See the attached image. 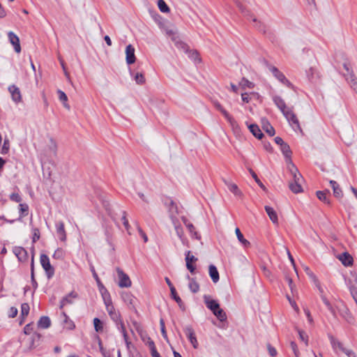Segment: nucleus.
I'll return each instance as SVG.
<instances>
[{
    "label": "nucleus",
    "mask_w": 357,
    "mask_h": 357,
    "mask_svg": "<svg viewBox=\"0 0 357 357\" xmlns=\"http://www.w3.org/2000/svg\"><path fill=\"white\" fill-rule=\"evenodd\" d=\"M273 100L277 107L281 111L283 115L285 116L290 126L293 128L294 130H298L302 132V129L300 126L298 119L296 114L292 111V109L287 107L284 100L278 96H275L273 97Z\"/></svg>",
    "instance_id": "nucleus-1"
},
{
    "label": "nucleus",
    "mask_w": 357,
    "mask_h": 357,
    "mask_svg": "<svg viewBox=\"0 0 357 357\" xmlns=\"http://www.w3.org/2000/svg\"><path fill=\"white\" fill-rule=\"evenodd\" d=\"M291 176V181H289V188L294 193H300L303 192L302 183L303 178L298 172L297 167L293 162H290L287 168Z\"/></svg>",
    "instance_id": "nucleus-2"
},
{
    "label": "nucleus",
    "mask_w": 357,
    "mask_h": 357,
    "mask_svg": "<svg viewBox=\"0 0 357 357\" xmlns=\"http://www.w3.org/2000/svg\"><path fill=\"white\" fill-rule=\"evenodd\" d=\"M265 63L266 66L271 72L274 77L277 79L280 82L289 88L292 89L294 87L293 84L287 79L285 75L278 68L271 65L267 61H266Z\"/></svg>",
    "instance_id": "nucleus-3"
},
{
    "label": "nucleus",
    "mask_w": 357,
    "mask_h": 357,
    "mask_svg": "<svg viewBox=\"0 0 357 357\" xmlns=\"http://www.w3.org/2000/svg\"><path fill=\"white\" fill-rule=\"evenodd\" d=\"M110 319L114 322L117 329L121 333L124 340L128 343V334L126 330L125 324L123 321L121 315L119 311L114 312L109 315Z\"/></svg>",
    "instance_id": "nucleus-4"
},
{
    "label": "nucleus",
    "mask_w": 357,
    "mask_h": 357,
    "mask_svg": "<svg viewBox=\"0 0 357 357\" xmlns=\"http://www.w3.org/2000/svg\"><path fill=\"white\" fill-rule=\"evenodd\" d=\"M40 262L45 270L48 279H50L54 275V268L50 262L49 257L45 254H41L40 256Z\"/></svg>",
    "instance_id": "nucleus-5"
},
{
    "label": "nucleus",
    "mask_w": 357,
    "mask_h": 357,
    "mask_svg": "<svg viewBox=\"0 0 357 357\" xmlns=\"http://www.w3.org/2000/svg\"><path fill=\"white\" fill-rule=\"evenodd\" d=\"M116 272L119 278V286L121 288L131 287L132 282L129 276L119 267L116 268Z\"/></svg>",
    "instance_id": "nucleus-6"
},
{
    "label": "nucleus",
    "mask_w": 357,
    "mask_h": 357,
    "mask_svg": "<svg viewBox=\"0 0 357 357\" xmlns=\"http://www.w3.org/2000/svg\"><path fill=\"white\" fill-rule=\"evenodd\" d=\"M183 331L187 336L188 339L189 340L190 342L192 345V347L195 349H197L198 347V342L195 335V333L194 329L191 326H186L183 328Z\"/></svg>",
    "instance_id": "nucleus-7"
},
{
    "label": "nucleus",
    "mask_w": 357,
    "mask_h": 357,
    "mask_svg": "<svg viewBox=\"0 0 357 357\" xmlns=\"http://www.w3.org/2000/svg\"><path fill=\"white\" fill-rule=\"evenodd\" d=\"M343 66L348 73L347 75H345L347 81L349 84L351 88L357 93V78L352 73V72H350L349 66L347 63H344Z\"/></svg>",
    "instance_id": "nucleus-8"
},
{
    "label": "nucleus",
    "mask_w": 357,
    "mask_h": 357,
    "mask_svg": "<svg viewBox=\"0 0 357 357\" xmlns=\"http://www.w3.org/2000/svg\"><path fill=\"white\" fill-rule=\"evenodd\" d=\"M13 252L20 261L24 262L27 261L28 252L24 248L15 246L13 248Z\"/></svg>",
    "instance_id": "nucleus-9"
},
{
    "label": "nucleus",
    "mask_w": 357,
    "mask_h": 357,
    "mask_svg": "<svg viewBox=\"0 0 357 357\" xmlns=\"http://www.w3.org/2000/svg\"><path fill=\"white\" fill-rule=\"evenodd\" d=\"M338 312L340 315L349 324H352L354 322V319L346 305L342 304V306L339 307Z\"/></svg>",
    "instance_id": "nucleus-10"
},
{
    "label": "nucleus",
    "mask_w": 357,
    "mask_h": 357,
    "mask_svg": "<svg viewBox=\"0 0 357 357\" xmlns=\"http://www.w3.org/2000/svg\"><path fill=\"white\" fill-rule=\"evenodd\" d=\"M185 262H186V267L188 270L191 273H195V266L192 265L193 262H196L197 261V258L195 256L191 255V252L190 250L187 251L185 252Z\"/></svg>",
    "instance_id": "nucleus-11"
},
{
    "label": "nucleus",
    "mask_w": 357,
    "mask_h": 357,
    "mask_svg": "<svg viewBox=\"0 0 357 357\" xmlns=\"http://www.w3.org/2000/svg\"><path fill=\"white\" fill-rule=\"evenodd\" d=\"M56 231L59 240L65 242L66 241V232L64 228V223L62 221H59L56 223Z\"/></svg>",
    "instance_id": "nucleus-12"
},
{
    "label": "nucleus",
    "mask_w": 357,
    "mask_h": 357,
    "mask_svg": "<svg viewBox=\"0 0 357 357\" xmlns=\"http://www.w3.org/2000/svg\"><path fill=\"white\" fill-rule=\"evenodd\" d=\"M8 91L11 94L13 100L15 102L18 103V102H21L22 96H21L20 89L17 86H16L14 84L11 85L8 87Z\"/></svg>",
    "instance_id": "nucleus-13"
},
{
    "label": "nucleus",
    "mask_w": 357,
    "mask_h": 357,
    "mask_svg": "<svg viewBox=\"0 0 357 357\" xmlns=\"http://www.w3.org/2000/svg\"><path fill=\"white\" fill-rule=\"evenodd\" d=\"M126 62L128 64H132L135 62V48L132 45H128L126 48Z\"/></svg>",
    "instance_id": "nucleus-14"
},
{
    "label": "nucleus",
    "mask_w": 357,
    "mask_h": 357,
    "mask_svg": "<svg viewBox=\"0 0 357 357\" xmlns=\"http://www.w3.org/2000/svg\"><path fill=\"white\" fill-rule=\"evenodd\" d=\"M8 36L10 43L14 46L15 51L20 53L21 52V47L18 36L12 31L8 32Z\"/></svg>",
    "instance_id": "nucleus-15"
},
{
    "label": "nucleus",
    "mask_w": 357,
    "mask_h": 357,
    "mask_svg": "<svg viewBox=\"0 0 357 357\" xmlns=\"http://www.w3.org/2000/svg\"><path fill=\"white\" fill-rule=\"evenodd\" d=\"M317 198L327 205H331V192L328 190H319L316 192Z\"/></svg>",
    "instance_id": "nucleus-16"
},
{
    "label": "nucleus",
    "mask_w": 357,
    "mask_h": 357,
    "mask_svg": "<svg viewBox=\"0 0 357 357\" xmlns=\"http://www.w3.org/2000/svg\"><path fill=\"white\" fill-rule=\"evenodd\" d=\"M204 303L206 307L212 311V312H215L218 307H220V305L217 301L211 299L209 296L204 295Z\"/></svg>",
    "instance_id": "nucleus-17"
},
{
    "label": "nucleus",
    "mask_w": 357,
    "mask_h": 357,
    "mask_svg": "<svg viewBox=\"0 0 357 357\" xmlns=\"http://www.w3.org/2000/svg\"><path fill=\"white\" fill-rule=\"evenodd\" d=\"M165 205L168 208V211L169 213V217L173 219L175 218L176 215L178 214V207L174 202L172 199H167L165 202Z\"/></svg>",
    "instance_id": "nucleus-18"
},
{
    "label": "nucleus",
    "mask_w": 357,
    "mask_h": 357,
    "mask_svg": "<svg viewBox=\"0 0 357 357\" xmlns=\"http://www.w3.org/2000/svg\"><path fill=\"white\" fill-rule=\"evenodd\" d=\"M224 183L227 186L229 190L232 192L234 195L241 197L243 193L239 190L236 184L233 183L226 179H223Z\"/></svg>",
    "instance_id": "nucleus-19"
},
{
    "label": "nucleus",
    "mask_w": 357,
    "mask_h": 357,
    "mask_svg": "<svg viewBox=\"0 0 357 357\" xmlns=\"http://www.w3.org/2000/svg\"><path fill=\"white\" fill-rule=\"evenodd\" d=\"M338 259L344 266H350L353 264V257L348 252H343L338 256Z\"/></svg>",
    "instance_id": "nucleus-20"
},
{
    "label": "nucleus",
    "mask_w": 357,
    "mask_h": 357,
    "mask_svg": "<svg viewBox=\"0 0 357 357\" xmlns=\"http://www.w3.org/2000/svg\"><path fill=\"white\" fill-rule=\"evenodd\" d=\"M329 183L333 189L334 197L337 199H341L343 197V192L339 184L333 180H331Z\"/></svg>",
    "instance_id": "nucleus-21"
},
{
    "label": "nucleus",
    "mask_w": 357,
    "mask_h": 357,
    "mask_svg": "<svg viewBox=\"0 0 357 357\" xmlns=\"http://www.w3.org/2000/svg\"><path fill=\"white\" fill-rule=\"evenodd\" d=\"M280 149L283 155L286 158V162L288 166L290 164V162H292V160L291 159V151L290 149V147L287 143H284V144H282V146H280Z\"/></svg>",
    "instance_id": "nucleus-22"
},
{
    "label": "nucleus",
    "mask_w": 357,
    "mask_h": 357,
    "mask_svg": "<svg viewBox=\"0 0 357 357\" xmlns=\"http://www.w3.org/2000/svg\"><path fill=\"white\" fill-rule=\"evenodd\" d=\"M306 75L309 81L311 82H316L319 78L317 70L313 67H310L306 70Z\"/></svg>",
    "instance_id": "nucleus-23"
},
{
    "label": "nucleus",
    "mask_w": 357,
    "mask_h": 357,
    "mask_svg": "<svg viewBox=\"0 0 357 357\" xmlns=\"http://www.w3.org/2000/svg\"><path fill=\"white\" fill-rule=\"evenodd\" d=\"M261 124L263 130L271 137L273 136L275 133L274 128L271 125L266 119H261Z\"/></svg>",
    "instance_id": "nucleus-24"
},
{
    "label": "nucleus",
    "mask_w": 357,
    "mask_h": 357,
    "mask_svg": "<svg viewBox=\"0 0 357 357\" xmlns=\"http://www.w3.org/2000/svg\"><path fill=\"white\" fill-rule=\"evenodd\" d=\"M265 211L266 213L268 214L270 220L272 221L273 224L278 225V214L276 211L274 210L273 208L269 206H265Z\"/></svg>",
    "instance_id": "nucleus-25"
},
{
    "label": "nucleus",
    "mask_w": 357,
    "mask_h": 357,
    "mask_svg": "<svg viewBox=\"0 0 357 357\" xmlns=\"http://www.w3.org/2000/svg\"><path fill=\"white\" fill-rule=\"evenodd\" d=\"M77 297V293H75L74 291L70 292L68 295L63 297L62 298V300L61 301V303H60V306H59L60 309H62L67 304L73 303L72 298H75Z\"/></svg>",
    "instance_id": "nucleus-26"
},
{
    "label": "nucleus",
    "mask_w": 357,
    "mask_h": 357,
    "mask_svg": "<svg viewBox=\"0 0 357 357\" xmlns=\"http://www.w3.org/2000/svg\"><path fill=\"white\" fill-rule=\"evenodd\" d=\"M250 132L257 139H261L264 136L261 130L257 124H250L248 126Z\"/></svg>",
    "instance_id": "nucleus-27"
},
{
    "label": "nucleus",
    "mask_w": 357,
    "mask_h": 357,
    "mask_svg": "<svg viewBox=\"0 0 357 357\" xmlns=\"http://www.w3.org/2000/svg\"><path fill=\"white\" fill-rule=\"evenodd\" d=\"M208 271H209V275H210L212 281L214 283L218 282L219 281L220 277H219V273L218 271L217 268L214 265L211 264L208 267Z\"/></svg>",
    "instance_id": "nucleus-28"
},
{
    "label": "nucleus",
    "mask_w": 357,
    "mask_h": 357,
    "mask_svg": "<svg viewBox=\"0 0 357 357\" xmlns=\"http://www.w3.org/2000/svg\"><path fill=\"white\" fill-rule=\"evenodd\" d=\"M38 327L40 328H47L51 325L50 319L47 316H43L38 321Z\"/></svg>",
    "instance_id": "nucleus-29"
},
{
    "label": "nucleus",
    "mask_w": 357,
    "mask_h": 357,
    "mask_svg": "<svg viewBox=\"0 0 357 357\" xmlns=\"http://www.w3.org/2000/svg\"><path fill=\"white\" fill-rule=\"evenodd\" d=\"M172 41L174 43V45L175 46L179 49V50H183L184 52H188V46L186 43H185L184 42L181 41L178 38H172Z\"/></svg>",
    "instance_id": "nucleus-30"
},
{
    "label": "nucleus",
    "mask_w": 357,
    "mask_h": 357,
    "mask_svg": "<svg viewBox=\"0 0 357 357\" xmlns=\"http://www.w3.org/2000/svg\"><path fill=\"white\" fill-rule=\"evenodd\" d=\"M186 278L190 281L188 287L192 293H197L199 290V285L194 278H190L188 275Z\"/></svg>",
    "instance_id": "nucleus-31"
},
{
    "label": "nucleus",
    "mask_w": 357,
    "mask_h": 357,
    "mask_svg": "<svg viewBox=\"0 0 357 357\" xmlns=\"http://www.w3.org/2000/svg\"><path fill=\"white\" fill-rule=\"evenodd\" d=\"M235 233L236 234L238 240L243 244L244 247H248L250 245V242L243 237V235L241 232L239 228H236Z\"/></svg>",
    "instance_id": "nucleus-32"
},
{
    "label": "nucleus",
    "mask_w": 357,
    "mask_h": 357,
    "mask_svg": "<svg viewBox=\"0 0 357 357\" xmlns=\"http://www.w3.org/2000/svg\"><path fill=\"white\" fill-rule=\"evenodd\" d=\"M57 93L59 95V99L63 102V107L68 109H70V105L67 103L68 97L66 94L60 89L57 91Z\"/></svg>",
    "instance_id": "nucleus-33"
},
{
    "label": "nucleus",
    "mask_w": 357,
    "mask_h": 357,
    "mask_svg": "<svg viewBox=\"0 0 357 357\" xmlns=\"http://www.w3.org/2000/svg\"><path fill=\"white\" fill-rule=\"evenodd\" d=\"M252 22L255 23V26L257 29L260 32L263 33H266V26L260 21H258L255 17L251 16Z\"/></svg>",
    "instance_id": "nucleus-34"
},
{
    "label": "nucleus",
    "mask_w": 357,
    "mask_h": 357,
    "mask_svg": "<svg viewBox=\"0 0 357 357\" xmlns=\"http://www.w3.org/2000/svg\"><path fill=\"white\" fill-rule=\"evenodd\" d=\"M331 344L332 345L333 349L336 351L337 349L342 351L344 348L342 344L335 339L333 336L329 337Z\"/></svg>",
    "instance_id": "nucleus-35"
},
{
    "label": "nucleus",
    "mask_w": 357,
    "mask_h": 357,
    "mask_svg": "<svg viewBox=\"0 0 357 357\" xmlns=\"http://www.w3.org/2000/svg\"><path fill=\"white\" fill-rule=\"evenodd\" d=\"M65 250H63L62 248H59L54 251L52 257L55 259L63 260L65 257Z\"/></svg>",
    "instance_id": "nucleus-36"
},
{
    "label": "nucleus",
    "mask_w": 357,
    "mask_h": 357,
    "mask_svg": "<svg viewBox=\"0 0 357 357\" xmlns=\"http://www.w3.org/2000/svg\"><path fill=\"white\" fill-rule=\"evenodd\" d=\"M213 313L220 321H224L227 319L226 313L220 307H218Z\"/></svg>",
    "instance_id": "nucleus-37"
},
{
    "label": "nucleus",
    "mask_w": 357,
    "mask_h": 357,
    "mask_svg": "<svg viewBox=\"0 0 357 357\" xmlns=\"http://www.w3.org/2000/svg\"><path fill=\"white\" fill-rule=\"evenodd\" d=\"M183 223L185 225L186 227L188 229L190 233L193 234L196 238H198L197 233L195 231V228L194 225L190 222L185 218H182Z\"/></svg>",
    "instance_id": "nucleus-38"
},
{
    "label": "nucleus",
    "mask_w": 357,
    "mask_h": 357,
    "mask_svg": "<svg viewBox=\"0 0 357 357\" xmlns=\"http://www.w3.org/2000/svg\"><path fill=\"white\" fill-rule=\"evenodd\" d=\"M220 112L225 116L227 121L231 124V126H234L236 124L234 119L224 108H222Z\"/></svg>",
    "instance_id": "nucleus-39"
},
{
    "label": "nucleus",
    "mask_w": 357,
    "mask_h": 357,
    "mask_svg": "<svg viewBox=\"0 0 357 357\" xmlns=\"http://www.w3.org/2000/svg\"><path fill=\"white\" fill-rule=\"evenodd\" d=\"M94 329L97 333H101L103 331V324L100 319L96 317L93 319Z\"/></svg>",
    "instance_id": "nucleus-40"
},
{
    "label": "nucleus",
    "mask_w": 357,
    "mask_h": 357,
    "mask_svg": "<svg viewBox=\"0 0 357 357\" xmlns=\"http://www.w3.org/2000/svg\"><path fill=\"white\" fill-rule=\"evenodd\" d=\"M92 273H93V277L94 278V279L96 280V281L97 282L99 290L100 291L105 290V291H107V289L105 287V286L101 282L98 274L96 273V272L93 268H92Z\"/></svg>",
    "instance_id": "nucleus-41"
},
{
    "label": "nucleus",
    "mask_w": 357,
    "mask_h": 357,
    "mask_svg": "<svg viewBox=\"0 0 357 357\" xmlns=\"http://www.w3.org/2000/svg\"><path fill=\"white\" fill-rule=\"evenodd\" d=\"M248 170H249V172L251 174L252 177L255 179V181L259 185V186L262 190H266V187L261 183V181L259 180V178H258L257 175L256 174V173L252 169H250V168Z\"/></svg>",
    "instance_id": "nucleus-42"
},
{
    "label": "nucleus",
    "mask_w": 357,
    "mask_h": 357,
    "mask_svg": "<svg viewBox=\"0 0 357 357\" xmlns=\"http://www.w3.org/2000/svg\"><path fill=\"white\" fill-rule=\"evenodd\" d=\"M61 314L63 317V321L66 324V328L70 330L73 329L75 327L73 321L69 320L68 317L67 316L66 312H63Z\"/></svg>",
    "instance_id": "nucleus-43"
},
{
    "label": "nucleus",
    "mask_w": 357,
    "mask_h": 357,
    "mask_svg": "<svg viewBox=\"0 0 357 357\" xmlns=\"http://www.w3.org/2000/svg\"><path fill=\"white\" fill-rule=\"evenodd\" d=\"M30 310L29 305L26 303H22L21 305V317H26Z\"/></svg>",
    "instance_id": "nucleus-44"
},
{
    "label": "nucleus",
    "mask_w": 357,
    "mask_h": 357,
    "mask_svg": "<svg viewBox=\"0 0 357 357\" xmlns=\"http://www.w3.org/2000/svg\"><path fill=\"white\" fill-rule=\"evenodd\" d=\"M158 6L160 10L162 13H167L169 11V8L167 3L163 0H158Z\"/></svg>",
    "instance_id": "nucleus-45"
},
{
    "label": "nucleus",
    "mask_w": 357,
    "mask_h": 357,
    "mask_svg": "<svg viewBox=\"0 0 357 357\" xmlns=\"http://www.w3.org/2000/svg\"><path fill=\"white\" fill-rule=\"evenodd\" d=\"M134 79L137 84H143L144 83H145V77L144 75L141 73H136Z\"/></svg>",
    "instance_id": "nucleus-46"
},
{
    "label": "nucleus",
    "mask_w": 357,
    "mask_h": 357,
    "mask_svg": "<svg viewBox=\"0 0 357 357\" xmlns=\"http://www.w3.org/2000/svg\"><path fill=\"white\" fill-rule=\"evenodd\" d=\"M121 213H122L121 220L123 222V225H124L127 231L130 234V232H129L130 225H129L128 220L126 218V215H127L126 212L124 211H122Z\"/></svg>",
    "instance_id": "nucleus-47"
},
{
    "label": "nucleus",
    "mask_w": 357,
    "mask_h": 357,
    "mask_svg": "<svg viewBox=\"0 0 357 357\" xmlns=\"http://www.w3.org/2000/svg\"><path fill=\"white\" fill-rule=\"evenodd\" d=\"M172 298L178 303V306L184 310V305L181 298L177 295L176 291L175 290L174 294H171Z\"/></svg>",
    "instance_id": "nucleus-48"
},
{
    "label": "nucleus",
    "mask_w": 357,
    "mask_h": 357,
    "mask_svg": "<svg viewBox=\"0 0 357 357\" xmlns=\"http://www.w3.org/2000/svg\"><path fill=\"white\" fill-rule=\"evenodd\" d=\"M31 282L36 283V286H38L37 282L35 280L34 278V258L33 255L31 258Z\"/></svg>",
    "instance_id": "nucleus-49"
},
{
    "label": "nucleus",
    "mask_w": 357,
    "mask_h": 357,
    "mask_svg": "<svg viewBox=\"0 0 357 357\" xmlns=\"http://www.w3.org/2000/svg\"><path fill=\"white\" fill-rule=\"evenodd\" d=\"M122 298L125 302L130 305H132L133 298L132 296L130 294L125 293L122 295Z\"/></svg>",
    "instance_id": "nucleus-50"
},
{
    "label": "nucleus",
    "mask_w": 357,
    "mask_h": 357,
    "mask_svg": "<svg viewBox=\"0 0 357 357\" xmlns=\"http://www.w3.org/2000/svg\"><path fill=\"white\" fill-rule=\"evenodd\" d=\"M298 335L301 340L304 342L305 345H307L308 336L307 335V334L303 331H298Z\"/></svg>",
    "instance_id": "nucleus-51"
},
{
    "label": "nucleus",
    "mask_w": 357,
    "mask_h": 357,
    "mask_svg": "<svg viewBox=\"0 0 357 357\" xmlns=\"http://www.w3.org/2000/svg\"><path fill=\"white\" fill-rule=\"evenodd\" d=\"M19 206L21 215L24 216L26 215L29 209L28 205L26 204H20Z\"/></svg>",
    "instance_id": "nucleus-52"
},
{
    "label": "nucleus",
    "mask_w": 357,
    "mask_h": 357,
    "mask_svg": "<svg viewBox=\"0 0 357 357\" xmlns=\"http://www.w3.org/2000/svg\"><path fill=\"white\" fill-rule=\"evenodd\" d=\"M160 329H161V333H162V337L165 339H167V332H166L165 326V321L162 319H161L160 320Z\"/></svg>",
    "instance_id": "nucleus-53"
},
{
    "label": "nucleus",
    "mask_w": 357,
    "mask_h": 357,
    "mask_svg": "<svg viewBox=\"0 0 357 357\" xmlns=\"http://www.w3.org/2000/svg\"><path fill=\"white\" fill-rule=\"evenodd\" d=\"M40 238V231L38 228L33 229V238L32 241L33 243L36 242Z\"/></svg>",
    "instance_id": "nucleus-54"
},
{
    "label": "nucleus",
    "mask_w": 357,
    "mask_h": 357,
    "mask_svg": "<svg viewBox=\"0 0 357 357\" xmlns=\"http://www.w3.org/2000/svg\"><path fill=\"white\" fill-rule=\"evenodd\" d=\"M10 200L15 202L17 203H20L22 201V198L18 193H12L10 195Z\"/></svg>",
    "instance_id": "nucleus-55"
},
{
    "label": "nucleus",
    "mask_w": 357,
    "mask_h": 357,
    "mask_svg": "<svg viewBox=\"0 0 357 357\" xmlns=\"http://www.w3.org/2000/svg\"><path fill=\"white\" fill-rule=\"evenodd\" d=\"M10 145L8 139H5L2 147L1 153L6 154L9 151Z\"/></svg>",
    "instance_id": "nucleus-56"
},
{
    "label": "nucleus",
    "mask_w": 357,
    "mask_h": 357,
    "mask_svg": "<svg viewBox=\"0 0 357 357\" xmlns=\"http://www.w3.org/2000/svg\"><path fill=\"white\" fill-rule=\"evenodd\" d=\"M290 347H291V349H292L294 355L296 357H298L299 351H298V349L297 344L294 342H290Z\"/></svg>",
    "instance_id": "nucleus-57"
},
{
    "label": "nucleus",
    "mask_w": 357,
    "mask_h": 357,
    "mask_svg": "<svg viewBox=\"0 0 357 357\" xmlns=\"http://www.w3.org/2000/svg\"><path fill=\"white\" fill-rule=\"evenodd\" d=\"M324 305L326 306L327 309L331 312L332 315L335 318H336L337 317L336 312H335V309L333 308V307L332 306V305L331 304V303L328 301V303H325Z\"/></svg>",
    "instance_id": "nucleus-58"
},
{
    "label": "nucleus",
    "mask_w": 357,
    "mask_h": 357,
    "mask_svg": "<svg viewBox=\"0 0 357 357\" xmlns=\"http://www.w3.org/2000/svg\"><path fill=\"white\" fill-rule=\"evenodd\" d=\"M189 54L190 58L195 61H200V58L199 56V54L197 51H190Z\"/></svg>",
    "instance_id": "nucleus-59"
},
{
    "label": "nucleus",
    "mask_w": 357,
    "mask_h": 357,
    "mask_svg": "<svg viewBox=\"0 0 357 357\" xmlns=\"http://www.w3.org/2000/svg\"><path fill=\"white\" fill-rule=\"evenodd\" d=\"M33 324H26L24 328V333L26 335H29L33 331Z\"/></svg>",
    "instance_id": "nucleus-60"
},
{
    "label": "nucleus",
    "mask_w": 357,
    "mask_h": 357,
    "mask_svg": "<svg viewBox=\"0 0 357 357\" xmlns=\"http://www.w3.org/2000/svg\"><path fill=\"white\" fill-rule=\"evenodd\" d=\"M342 351L344 352L348 357H356L355 353L351 349H347L344 347Z\"/></svg>",
    "instance_id": "nucleus-61"
},
{
    "label": "nucleus",
    "mask_w": 357,
    "mask_h": 357,
    "mask_svg": "<svg viewBox=\"0 0 357 357\" xmlns=\"http://www.w3.org/2000/svg\"><path fill=\"white\" fill-rule=\"evenodd\" d=\"M18 310L15 307H11L9 310V317L11 318H14L17 316Z\"/></svg>",
    "instance_id": "nucleus-62"
},
{
    "label": "nucleus",
    "mask_w": 357,
    "mask_h": 357,
    "mask_svg": "<svg viewBox=\"0 0 357 357\" xmlns=\"http://www.w3.org/2000/svg\"><path fill=\"white\" fill-rule=\"evenodd\" d=\"M165 282L169 287L171 294H174L176 289L174 287V285L172 284V282L170 281V280L168 278H165Z\"/></svg>",
    "instance_id": "nucleus-63"
},
{
    "label": "nucleus",
    "mask_w": 357,
    "mask_h": 357,
    "mask_svg": "<svg viewBox=\"0 0 357 357\" xmlns=\"http://www.w3.org/2000/svg\"><path fill=\"white\" fill-rule=\"evenodd\" d=\"M268 350L270 356H275L277 355L276 349L273 347L271 344H268Z\"/></svg>",
    "instance_id": "nucleus-64"
}]
</instances>
